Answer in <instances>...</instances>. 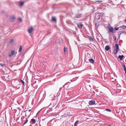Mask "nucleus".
Segmentation results:
<instances>
[{
	"mask_svg": "<svg viewBox=\"0 0 126 126\" xmlns=\"http://www.w3.org/2000/svg\"><path fill=\"white\" fill-rule=\"evenodd\" d=\"M119 49V46L118 44H115L114 47V54H116Z\"/></svg>",
	"mask_w": 126,
	"mask_h": 126,
	"instance_id": "f257e3e1",
	"label": "nucleus"
},
{
	"mask_svg": "<svg viewBox=\"0 0 126 126\" xmlns=\"http://www.w3.org/2000/svg\"><path fill=\"white\" fill-rule=\"evenodd\" d=\"M33 31V28L32 27H30L28 30V32L30 34H31L32 32Z\"/></svg>",
	"mask_w": 126,
	"mask_h": 126,
	"instance_id": "f03ea898",
	"label": "nucleus"
},
{
	"mask_svg": "<svg viewBox=\"0 0 126 126\" xmlns=\"http://www.w3.org/2000/svg\"><path fill=\"white\" fill-rule=\"evenodd\" d=\"M95 103V101L93 100H92L90 101L89 102V104L90 105H92L94 104Z\"/></svg>",
	"mask_w": 126,
	"mask_h": 126,
	"instance_id": "7ed1b4c3",
	"label": "nucleus"
},
{
	"mask_svg": "<svg viewBox=\"0 0 126 126\" xmlns=\"http://www.w3.org/2000/svg\"><path fill=\"white\" fill-rule=\"evenodd\" d=\"M15 53V51L14 50H12L11 53L9 54V57H11L13 55H14Z\"/></svg>",
	"mask_w": 126,
	"mask_h": 126,
	"instance_id": "20e7f679",
	"label": "nucleus"
},
{
	"mask_svg": "<svg viewBox=\"0 0 126 126\" xmlns=\"http://www.w3.org/2000/svg\"><path fill=\"white\" fill-rule=\"evenodd\" d=\"M15 19V17L14 16H12L10 17V20L12 22Z\"/></svg>",
	"mask_w": 126,
	"mask_h": 126,
	"instance_id": "39448f33",
	"label": "nucleus"
},
{
	"mask_svg": "<svg viewBox=\"0 0 126 126\" xmlns=\"http://www.w3.org/2000/svg\"><path fill=\"white\" fill-rule=\"evenodd\" d=\"M83 25L82 24H78L77 25V26L78 28H79L81 29L82 28L83 26Z\"/></svg>",
	"mask_w": 126,
	"mask_h": 126,
	"instance_id": "423d86ee",
	"label": "nucleus"
},
{
	"mask_svg": "<svg viewBox=\"0 0 126 126\" xmlns=\"http://www.w3.org/2000/svg\"><path fill=\"white\" fill-rule=\"evenodd\" d=\"M109 30V31L110 32L113 33V28L112 27H110L108 28Z\"/></svg>",
	"mask_w": 126,
	"mask_h": 126,
	"instance_id": "0eeeda50",
	"label": "nucleus"
},
{
	"mask_svg": "<svg viewBox=\"0 0 126 126\" xmlns=\"http://www.w3.org/2000/svg\"><path fill=\"white\" fill-rule=\"evenodd\" d=\"M81 14H77L76 16L75 17V18H79L81 17Z\"/></svg>",
	"mask_w": 126,
	"mask_h": 126,
	"instance_id": "6e6552de",
	"label": "nucleus"
},
{
	"mask_svg": "<svg viewBox=\"0 0 126 126\" xmlns=\"http://www.w3.org/2000/svg\"><path fill=\"white\" fill-rule=\"evenodd\" d=\"M110 48V47L109 46H106L105 48V50L107 51H108L109 50Z\"/></svg>",
	"mask_w": 126,
	"mask_h": 126,
	"instance_id": "1a4fd4ad",
	"label": "nucleus"
},
{
	"mask_svg": "<svg viewBox=\"0 0 126 126\" xmlns=\"http://www.w3.org/2000/svg\"><path fill=\"white\" fill-rule=\"evenodd\" d=\"M89 62L90 63H93L94 62V60L93 59H92V58H91V59H89Z\"/></svg>",
	"mask_w": 126,
	"mask_h": 126,
	"instance_id": "9d476101",
	"label": "nucleus"
},
{
	"mask_svg": "<svg viewBox=\"0 0 126 126\" xmlns=\"http://www.w3.org/2000/svg\"><path fill=\"white\" fill-rule=\"evenodd\" d=\"M124 57L123 55H119L118 57V58L120 59V60H122L123 57Z\"/></svg>",
	"mask_w": 126,
	"mask_h": 126,
	"instance_id": "9b49d317",
	"label": "nucleus"
},
{
	"mask_svg": "<svg viewBox=\"0 0 126 126\" xmlns=\"http://www.w3.org/2000/svg\"><path fill=\"white\" fill-rule=\"evenodd\" d=\"M119 28H122L123 29H125L126 28V26L124 25H123L119 27Z\"/></svg>",
	"mask_w": 126,
	"mask_h": 126,
	"instance_id": "f8f14e48",
	"label": "nucleus"
},
{
	"mask_svg": "<svg viewBox=\"0 0 126 126\" xmlns=\"http://www.w3.org/2000/svg\"><path fill=\"white\" fill-rule=\"evenodd\" d=\"M123 67L124 68V70L125 72V74L126 73V66L125 64L123 65Z\"/></svg>",
	"mask_w": 126,
	"mask_h": 126,
	"instance_id": "ddd939ff",
	"label": "nucleus"
},
{
	"mask_svg": "<svg viewBox=\"0 0 126 126\" xmlns=\"http://www.w3.org/2000/svg\"><path fill=\"white\" fill-rule=\"evenodd\" d=\"M22 47L21 45H20V46L19 48V50L18 51V52H20L22 50Z\"/></svg>",
	"mask_w": 126,
	"mask_h": 126,
	"instance_id": "4468645a",
	"label": "nucleus"
},
{
	"mask_svg": "<svg viewBox=\"0 0 126 126\" xmlns=\"http://www.w3.org/2000/svg\"><path fill=\"white\" fill-rule=\"evenodd\" d=\"M52 20L53 21L55 22L56 21V18L55 17H52Z\"/></svg>",
	"mask_w": 126,
	"mask_h": 126,
	"instance_id": "2eb2a0df",
	"label": "nucleus"
},
{
	"mask_svg": "<svg viewBox=\"0 0 126 126\" xmlns=\"http://www.w3.org/2000/svg\"><path fill=\"white\" fill-rule=\"evenodd\" d=\"M89 38L91 41H94L93 39L92 38V37L91 36H89Z\"/></svg>",
	"mask_w": 126,
	"mask_h": 126,
	"instance_id": "dca6fc26",
	"label": "nucleus"
},
{
	"mask_svg": "<svg viewBox=\"0 0 126 126\" xmlns=\"http://www.w3.org/2000/svg\"><path fill=\"white\" fill-rule=\"evenodd\" d=\"M24 3L23 2H20L19 3V5L20 6H22L23 4Z\"/></svg>",
	"mask_w": 126,
	"mask_h": 126,
	"instance_id": "f3484780",
	"label": "nucleus"
},
{
	"mask_svg": "<svg viewBox=\"0 0 126 126\" xmlns=\"http://www.w3.org/2000/svg\"><path fill=\"white\" fill-rule=\"evenodd\" d=\"M78 121V120H77V121H76V122H75V123L74 124V126H77Z\"/></svg>",
	"mask_w": 126,
	"mask_h": 126,
	"instance_id": "a211bd4d",
	"label": "nucleus"
},
{
	"mask_svg": "<svg viewBox=\"0 0 126 126\" xmlns=\"http://www.w3.org/2000/svg\"><path fill=\"white\" fill-rule=\"evenodd\" d=\"M33 122V123H36V121L34 119H32L31 120Z\"/></svg>",
	"mask_w": 126,
	"mask_h": 126,
	"instance_id": "6ab92c4d",
	"label": "nucleus"
},
{
	"mask_svg": "<svg viewBox=\"0 0 126 126\" xmlns=\"http://www.w3.org/2000/svg\"><path fill=\"white\" fill-rule=\"evenodd\" d=\"M102 1L101 0H96L95 1V3H97L98 2H102Z\"/></svg>",
	"mask_w": 126,
	"mask_h": 126,
	"instance_id": "aec40b11",
	"label": "nucleus"
},
{
	"mask_svg": "<svg viewBox=\"0 0 126 126\" xmlns=\"http://www.w3.org/2000/svg\"><path fill=\"white\" fill-rule=\"evenodd\" d=\"M26 120L25 121V122H24V125H25V124H26L27 122L28 121V119H27V118H26Z\"/></svg>",
	"mask_w": 126,
	"mask_h": 126,
	"instance_id": "412c9836",
	"label": "nucleus"
},
{
	"mask_svg": "<svg viewBox=\"0 0 126 126\" xmlns=\"http://www.w3.org/2000/svg\"><path fill=\"white\" fill-rule=\"evenodd\" d=\"M0 65L2 67H4L5 66V64H4L2 63L0 64Z\"/></svg>",
	"mask_w": 126,
	"mask_h": 126,
	"instance_id": "4be33fe9",
	"label": "nucleus"
},
{
	"mask_svg": "<svg viewBox=\"0 0 126 126\" xmlns=\"http://www.w3.org/2000/svg\"><path fill=\"white\" fill-rule=\"evenodd\" d=\"M20 80H21V82L22 83L23 85H25V83H24V81L23 80H21V79Z\"/></svg>",
	"mask_w": 126,
	"mask_h": 126,
	"instance_id": "5701e85b",
	"label": "nucleus"
},
{
	"mask_svg": "<svg viewBox=\"0 0 126 126\" xmlns=\"http://www.w3.org/2000/svg\"><path fill=\"white\" fill-rule=\"evenodd\" d=\"M14 42V40L13 39H11L10 40V43H13Z\"/></svg>",
	"mask_w": 126,
	"mask_h": 126,
	"instance_id": "b1692460",
	"label": "nucleus"
},
{
	"mask_svg": "<svg viewBox=\"0 0 126 126\" xmlns=\"http://www.w3.org/2000/svg\"><path fill=\"white\" fill-rule=\"evenodd\" d=\"M119 28H119H117V27H115L114 28V30H117L119 28Z\"/></svg>",
	"mask_w": 126,
	"mask_h": 126,
	"instance_id": "393cba45",
	"label": "nucleus"
},
{
	"mask_svg": "<svg viewBox=\"0 0 126 126\" xmlns=\"http://www.w3.org/2000/svg\"><path fill=\"white\" fill-rule=\"evenodd\" d=\"M118 35H119V36H120V35L122 33V32H121V31L118 32Z\"/></svg>",
	"mask_w": 126,
	"mask_h": 126,
	"instance_id": "a878e982",
	"label": "nucleus"
},
{
	"mask_svg": "<svg viewBox=\"0 0 126 126\" xmlns=\"http://www.w3.org/2000/svg\"><path fill=\"white\" fill-rule=\"evenodd\" d=\"M106 110L109 112H111V111L109 109H106Z\"/></svg>",
	"mask_w": 126,
	"mask_h": 126,
	"instance_id": "bb28decb",
	"label": "nucleus"
},
{
	"mask_svg": "<svg viewBox=\"0 0 126 126\" xmlns=\"http://www.w3.org/2000/svg\"><path fill=\"white\" fill-rule=\"evenodd\" d=\"M18 20L19 22H21L22 21V20L21 18H18Z\"/></svg>",
	"mask_w": 126,
	"mask_h": 126,
	"instance_id": "cd10ccee",
	"label": "nucleus"
},
{
	"mask_svg": "<svg viewBox=\"0 0 126 126\" xmlns=\"http://www.w3.org/2000/svg\"><path fill=\"white\" fill-rule=\"evenodd\" d=\"M121 32H122V33H123L125 34H126V32L124 31Z\"/></svg>",
	"mask_w": 126,
	"mask_h": 126,
	"instance_id": "c85d7f7f",
	"label": "nucleus"
},
{
	"mask_svg": "<svg viewBox=\"0 0 126 126\" xmlns=\"http://www.w3.org/2000/svg\"><path fill=\"white\" fill-rule=\"evenodd\" d=\"M69 83V82H68L67 83H66L65 84H64L63 86V87H64V86L66 85V84H67Z\"/></svg>",
	"mask_w": 126,
	"mask_h": 126,
	"instance_id": "c756f323",
	"label": "nucleus"
},
{
	"mask_svg": "<svg viewBox=\"0 0 126 126\" xmlns=\"http://www.w3.org/2000/svg\"><path fill=\"white\" fill-rule=\"evenodd\" d=\"M65 114L64 115H62V117H65Z\"/></svg>",
	"mask_w": 126,
	"mask_h": 126,
	"instance_id": "7c9ffc66",
	"label": "nucleus"
},
{
	"mask_svg": "<svg viewBox=\"0 0 126 126\" xmlns=\"http://www.w3.org/2000/svg\"><path fill=\"white\" fill-rule=\"evenodd\" d=\"M95 26L96 27H98V26L97 25V23H96L95 24Z\"/></svg>",
	"mask_w": 126,
	"mask_h": 126,
	"instance_id": "2f4dec72",
	"label": "nucleus"
},
{
	"mask_svg": "<svg viewBox=\"0 0 126 126\" xmlns=\"http://www.w3.org/2000/svg\"><path fill=\"white\" fill-rule=\"evenodd\" d=\"M98 19H100V15H98Z\"/></svg>",
	"mask_w": 126,
	"mask_h": 126,
	"instance_id": "473e14b6",
	"label": "nucleus"
},
{
	"mask_svg": "<svg viewBox=\"0 0 126 126\" xmlns=\"http://www.w3.org/2000/svg\"><path fill=\"white\" fill-rule=\"evenodd\" d=\"M116 37L115 36L114 40L115 41L116 40Z\"/></svg>",
	"mask_w": 126,
	"mask_h": 126,
	"instance_id": "72a5a7b5",
	"label": "nucleus"
},
{
	"mask_svg": "<svg viewBox=\"0 0 126 126\" xmlns=\"http://www.w3.org/2000/svg\"><path fill=\"white\" fill-rule=\"evenodd\" d=\"M64 52H65L66 51L65 49V47H64Z\"/></svg>",
	"mask_w": 126,
	"mask_h": 126,
	"instance_id": "f704fd0d",
	"label": "nucleus"
},
{
	"mask_svg": "<svg viewBox=\"0 0 126 126\" xmlns=\"http://www.w3.org/2000/svg\"><path fill=\"white\" fill-rule=\"evenodd\" d=\"M31 111V110H30V109H29V110H28V111L29 112H30V111Z\"/></svg>",
	"mask_w": 126,
	"mask_h": 126,
	"instance_id": "c9c22d12",
	"label": "nucleus"
},
{
	"mask_svg": "<svg viewBox=\"0 0 126 126\" xmlns=\"http://www.w3.org/2000/svg\"><path fill=\"white\" fill-rule=\"evenodd\" d=\"M107 126H111V125H108Z\"/></svg>",
	"mask_w": 126,
	"mask_h": 126,
	"instance_id": "e433bc0d",
	"label": "nucleus"
},
{
	"mask_svg": "<svg viewBox=\"0 0 126 126\" xmlns=\"http://www.w3.org/2000/svg\"><path fill=\"white\" fill-rule=\"evenodd\" d=\"M125 21L126 22V19L125 20Z\"/></svg>",
	"mask_w": 126,
	"mask_h": 126,
	"instance_id": "4c0bfd02",
	"label": "nucleus"
},
{
	"mask_svg": "<svg viewBox=\"0 0 126 126\" xmlns=\"http://www.w3.org/2000/svg\"><path fill=\"white\" fill-rule=\"evenodd\" d=\"M40 111H39L37 113V114Z\"/></svg>",
	"mask_w": 126,
	"mask_h": 126,
	"instance_id": "58836bf2",
	"label": "nucleus"
},
{
	"mask_svg": "<svg viewBox=\"0 0 126 126\" xmlns=\"http://www.w3.org/2000/svg\"><path fill=\"white\" fill-rule=\"evenodd\" d=\"M97 16V15H96L95 16V17H96V16Z\"/></svg>",
	"mask_w": 126,
	"mask_h": 126,
	"instance_id": "ea45409f",
	"label": "nucleus"
}]
</instances>
